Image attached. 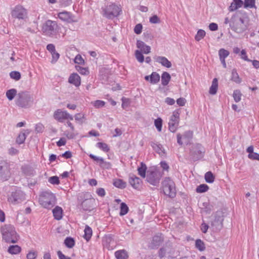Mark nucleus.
Here are the masks:
<instances>
[{
    "label": "nucleus",
    "mask_w": 259,
    "mask_h": 259,
    "mask_svg": "<svg viewBox=\"0 0 259 259\" xmlns=\"http://www.w3.org/2000/svg\"><path fill=\"white\" fill-rule=\"evenodd\" d=\"M247 24L246 17L236 14L231 19L230 27L235 32L241 33L247 29Z\"/></svg>",
    "instance_id": "obj_1"
},
{
    "label": "nucleus",
    "mask_w": 259,
    "mask_h": 259,
    "mask_svg": "<svg viewBox=\"0 0 259 259\" xmlns=\"http://www.w3.org/2000/svg\"><path fill=\"white\" fill-rule=\"evenodd\" d=\"M3 239L8 243H15L19 240V235L17 233L14 226L6 224L1 228Z\"/></svg>",
    "instance_id": "obj_2"
},
{
    "label": "nucleus",
    "mask_w": 259,
    "mask_h": 259,
    "mask_svg": "<svg viewBox=\"0 0 259 259\" xmlns=\"http://www.w3.org/2000/svg\"><path fill=\"white\" fill-rule=\"evenodd\" d=\"M38 201L44 208L51 209L56 204L55 195L51 192H43L39 195Z\"/></svg>",
    "instance_id": "obj_3"
},
{
    "label": "nucleus",
    "mask_w": 259,
    "mask_h": 259,
    "mask_svg": "<svg viewBox=\"0 0 259 259\" xmlns=\"http://www.w3.org/2000/svg\"><path fill=\"white\" fill-rule=\"evenodd\" d=\"M33 102L32 97L27 92H21L17 94L15 103L17 106L23 108L30 107Z\"/></svg>",
    "instance_id": "obj_4"
},
{
    "label": "nucleus",
    "mask_w": 259,
    "mask_h": 259,
    "mask_svg": "<svg viewBox=\"0 0 259 259\" xmlns=\"http://www.w3.org/2000/svg\"><path fill=\"white\" fill-rule=\"evenodd\" d=\"M58 30L57 23L51 20H47L42 25L41 31L44 35L53 37L56 35Z\"/></svg>",
    "instance_id": "obj_5"
},
{
    "label": "nucleus",
    "mask_w": 259,
    "mask_h": 259,
    "mask_svg": "<svg viewBox=\"0 0 259 259\" xmlns=\"http://www.w3.org/2000/svg\"><path fill=\"white\" fill-rule=\"evenodd\" d=\"M162 189L164 194L170 198L176 195L175 183L169 177L165 178L162 182Z\"/></svg>",
    "instance_id": "obj_6"
},
{
    "label": "nucleus",
    "mask_w": 259,
    "mask_h": 259,
    "mask_svg": "<svg viewBox=\"0 0 259 259\" xmlns=\"http://www.w3.org/2000/svg\"><path fill=\"white\" fill-rule=\"evenodd\" d=\"M146 181L151 185L157 186L159 183L162 174L156 167H150L147 172Z\"/></svg>",
    "instance_id": "obj_7"
},
{
    "label": "nucleus",
    "mask_w": 259,
    "mask_h": 259,
    "mask_svg": "<svg viewBox=\"0 0 259 259\" xmlns=\"http://www.w3.org/2000/svg\"><path fill=\"white\" fill-rule=\"evenodd\" d=\"M121 12V8L115 4H111L107 5L105 8H103V16L109 19L117 17Z\"/></svg>",
    "instance_id": "obj_8"
},
{
    "label": "nucleus",
    "mask_w": 259,
    "mask_h": 259,
    "mask_svg": "<svg viewBox=\"0 0 259 259\" xmlns=\"http://www.w3.org/2000/svg\"><path fill=\"white\" fill-rule=\"evenodd\" d=\"M11 16L15 19L25 20L27 18V11L23 6L17 5L12 10Z\"/></svg>",
    "instance_id": "obj_9"
},
{
    "label": "nucleus",
    "mask_w": 259,
    "mask_h": 259,
    "mask_svg": "<svg viewBox=\"0 0 259 259\" xmlns=\"http://www.w3.org/2000/svg\"><path fill=\"white\" fill-rule=\"evenodd\" d=\"M205 150L200 144L192 145L190 150V155L194 160H198L203 157Z\"/></svg>",
    "instance_id": "obj_10"
},
{
    "label": "nucleus",
    "mask_w": 259,
    "mask_h": 259,
    "mask_svg": "<svg viewBox=\"0 0 259 259\" xmlns=\"http://www.w3.org/2000/svg\"><path fill=\"white\" fill-rule=\"evenodd\" d=\"M179 121L180 112L178 110H176L172 112L168 122V129L171 132L175 133L177 130Z\"/></svg>",
    "instance_id": "obj_11"
},
{
    "label": "nucleus",
    "mask_w": 259,
    "mask_h": 259,
    "mask_svg": "<svg viewBox=\"0 0 259 259\" xmlns=\"http://www.w3.org/2000/svg\"><path fill=\"white\" fill-rule=\"evenodd\" d=\"M25 199L24 193L20 190H16L12 192L8 198V201L13 204H16L22 202Z\"/></svg>",
    "instance_id": "obj_12"
},
{
    "label": "nucleus",
    "mask_w": 259,
    "mask_h": 259,
    "mask_svg": "<svg viewBox=\"0 0 259 259\" xmlns=\"http://www.w3.org/2000/svg\"><path fill=\"white\" fill-rule=\"evenodd\" d=\"M11 172L10 164L6 161H0V177L4 181H6L10 177Z\"/></svg>",
    "instance_id": "obj_13"
},
{
    "label": "nucleus",
    "mask_w": 259,
    "mask_h": 259,
    "mask_svg": "<svg viewBox=\"0 0 259 259\" xmlns=\"http://www.w3.org/2000/svg\"><path fill=\"white\" fill-rule=\"evenodd\" d=\"M193 138V132L191 131H186L183 135L178 133L177 135V143L180 145H182L183 143L188 145Z\"/></svg>",
    "instance_id": "obj_14"
},
{
    "label": "nucleus",
    "mask_w": 259,
    "mask_h": 259,
    "mask_svg": "<svg viewBox=\"0 0 259 259\" xmlns=\"http://www.w3.org/2000/svg\"><path fill=\"white\" fill-rule=\"evenodd\" d=\"M57 16L61 21L68 23H72L78 21L74 15L71 13L66 11L58 13Z\"/></svg>",
    "instance_id": "obj_15"
},
{
    "label": "nucleus",
    "mask_w": 259,
    "mask_h": 259,
    "mask_svg": "<svg viewBox=\"0 0 259 259\" xmlns=\"http://www.w3.org/2000/svg\"><path fill=\"white\" fill-rule=\"evenodd\" d=\"M89 156L96 162L100 167L103 169H110L111 167L110 162L105 161L104 159L101 157L97 156L93 154H90Z\"/></svg>",
    "instance_id": "obj_16"
},
{
    "label": "nucleus",
    "mask_w": 259,
    "mask_h": 259,
    "mask_svg": "<svg viewBox=\"0 0 259 259\" xmlns=\"http://www.w3.org/2000/svg\"><path fill=\"white\" fill-rule=\"evenodd\" d=\"M54 117L55 119L60 122H62L64 119H73L72 115H70L66 111H62L61 109H58L54 112Z\"/></svg>",
    "instance_id": "obj_17"
},
{
    "label": "nucleus",
    "mask_w": 259,
    "mask_h": 259,
    "mask_svg": "<svg viewBox=\"0 0 259 259\" xmlns=\"http://www.w3.org/2000/svg\"><path fill=\"white\" fill-rule=\"evenodd\" d=\"M95 202V200L92 198L86 199L82 202L81 208L84 211L90 212L94 208Z\"/></svg>",
    "instance_id": "obj_18"
},
{
    "label": "nucleus",
    "mask_w": 259,
    "mask_h": 259,
    "mask_svg": "<svg viewBox=\"0 0 259 259\" xmlns=\"http://www.w3.org/2000/svg\"><path fill=\"white\" fill-rule=\"evenodd\" d=\"M150 144L153 150L158 154L160 156L163 157H165L166 152L161 144L155 142H151Z\"/></svg>",
    "instance_id": "obj_19"
},
{
    "label": "nucleus",
    "mask_w": 259,
    "mask_h": 259,
    "mask_svg": "<svg viewBox=\"0 0 259 259\" xmlns=\"http://www.w3.org/2000/svg\"><path fill=\"white\" fill-rule=\"evenodd\" d=\"M128 182L133 188L139 189L141 186L142 181L136 176L131 175L129 177Z\"/></svg>",
    "instance_id": "obj_20"
},
{
    "label": "nucleus",
    "mask_w": 259,
    "mask_h": 259,
    "mask_svg": "<svg viewBox=\"0 0 259 259\" xmlns=\"http://www.w3.org/2000/svg\"><path fill=\"white\" fill-rule=\"evenodd\" d=\"M163 237L161 234H158L153 236L150 246L152 248H157L163 241Z\"/></svg>",
    "instance_id": "obj_21"
},
{
    "label": "nucleus",
    "mask_w": 259,
    "mask_h": 259,
    "mask_svg": "<svg viewBox=\"0 0 259 259\" xmlns=\"http://www.w3.org/2000/svg\"><path fill=\"white\" fill-rule=\"evenodd\" d=\"M68 82L74 85L76 87H78L80 85L81 79L80 76L76 73H72L69 78Z\"/></svg>",
    "instance_id": "obj_22"
},
{
    "label": "nucleus",
    "mask_w": 259,
    "mask_h": 259,
    "mask_svg": "<svg viewBox=\"0 0 259 259\" xmlns=\"http://www.w3.org/2000/svg\"><path fill=\"white\" fill-rule=\"evenodd\" d=\"M137 47L144 54H148L150 52L151 47L145 44L143 41L138 40L137 41Z\"/></svg>",
    "instance_id": "obj_23"
},
{
    "label": "nucleus",
    "mask_w": 259,
    "mask_h": 259,
    "mask_svg": "<svg viewBox=\"0 0 259 259\" xmlns=\"http://www.w3.org/2000/svg\"><path fill=\"white\" fill-rule=\"evenodd\" d=\"M156 61L164 67L170 68L171 66V62L165 57L158 56L155 59Z\"/></svg>",
    "instance_id": "obj_24"
},
{
    "label": "nucleus",
    "mask_w": 259,
    "mask_h": 259,
    "mask_svg": "<svg viewBox=\"0 0 259 259\" xmlns=\"http://www.w3.org/2000/svg\"><path fill=\"white\" fill-rule=\"evenodd\" d=\"M114 255L116 259H127L128 255L125 249H120L115 252Z\"/></svg>",
    "instance_id": "obj_25"
},
{
    "label": "nucleus",
    "mask_w": 259,
    "mask_h": 259,
    "mask_svg": "<svg viewBox=\"0 0 259 259\" xmlns=\"http://www.w3.org/2000/svg\"><path fill=\"white\" fill-rule=\"evenodd\" d=\"M54 218L57 220H60L62 218L63 209L58 206H57L53 210Z\"/></svg>",
    "instance_id": "obj_26"
},
{
    "label": "nucleus",
    "mask_w": 259,
    "mask_h": 259,
    "mask_svg": "<svg viewBox=\"0 0 259 259\" xmlns=\"http://www.w3.org/2000/svg\"><path fill=\"white\" fill-rule=\"evenodd\" d=\"M218 79L216 78L213 79L212 84L210 87L209 93L211 95H215L218 90Z\"/></svg>",
    "instance_id": "obj_27"
},
{
    "label": "nucleus",
    "mask_w": 259,
    "mask_h": 259,
    "mask_svg": "<svg viewBox=\"0 0 259 259\" xmlns=\"http://www.w3.org/2000/svg\"><path fill=\"white\" fill-rule=\"evenodd\" d=\"M170 78V75L168 72H163L161 75V84L163 86L167 85L168 84Z\"/></svg>",
    "instance_id": "obj_28"
},
{
    "label": "nucleus",
    "mask_w": 259,
    "mask_h": 259,
    "mask_svg": "<svg viewBox=\"0 0 259 259\" xmlns=\"http://www.w3.org/2000/svg\"><path fill=\"white\" fill-rule=\"evenodd\" d=\"M84 239H85L87 241H89L92 236L93 231L92 228L89 226L86 225L84 230Z\"/></svg>",
    "instance_id": "obj_29"
},
{
    "label": "nucleus",
    "mask_w": 259,
    "mask_h": 259,
    "mask_svg": "<svg viewBox=\"0 0 259 259\" xmlns=\"http://www.w3.org/2000/svg\"><path fill=\"white\" fill-rule=\"evenodd\" d=\"M16 95L17 96V91L15 89H10L6 93V96L9 101L13 100Z\"/></svg>",
    "instance_id": "obj_30"
},
{
    "label": "nucleus",
    "mask_w": 259,
    "mask_h": 259,
    "mask_svg": "<svg viewBox=\"0 0 259 259\" xmlns=\"http://www.w3.org/2000/svg\"><path fill=\"white\" fill-rule=\"evenodd\" d=\"M21 247L17 245H11L8 248V252L12 254H17L20 252Z\"/></svg>",
    "instance_id": "obj_31"
},
{
    "label": "nucleus",
    "mask_w": 259,
    "mask_h": 259,
    "mask_svg": "<svg viewBox=\"0 0 259 259\" xmlns=\"http://www.w3.org/2000/svg\"><path fill=\"white\" fill-rule=\"evenodd\" d=\"M146 165L143 162L141 163V166L138 168V174L142 178L146 177V172L147 170Z\"/></svg>",
    "instance_id": "obj_32"
},
{
    "label": "nucleus",
    "mask_w": 259,
    "mask_h": 259,
    "mask_svg": "<svg viewBox=\"0 0 259 259\" xmlns=\"http://www.w3.org/2000/svg\"><path fill=\"white\" fill-rule=\"evenodd\" d=\"M113 185L119 189H124L126 187V183L121 179H115L113 182Z\"/></svg>",
    "instance_id": "obj_33"
},
{
    "label": "nucleus",
    "mask_w": 259,
    "mask_h": 259,
    "mask_svg": "<svg viewBox=\"0 0 259 259\" xmlns=\"http://www.w3.org/2000/svg\"><path fill=\"white\" fill-rule=\"evenodd\" d=\"M160 80V76L158 73L153 72L150 75V82L152 84H156Z\"/></svg>",
    "instance_id": "obj_34"
},
{
    "label": "nucleus",
    "mask_w": 259,
    "mask_h": 259,
    "mask_svg": "<svg viewBox=\"0 0 259 259\" xmlns=\"http://www.w3.org/2000/svg\"><path fill=\"white\" fill-rule=\"evenodd\" d=\"M242 93L239 90H235L233 93V97L235 102L238 103L241 100Z\"/></svg>",
    "instance_id": "obj_35"
},
{
    "label": "nucleus",
    "mask_w": 259,
    "mask_h": 259,
    "mask_svg": "<svg viewBox=\"0 0 259 259\" xmlns=\"http://www.w3.org/2000/svg\"><path fill=\"white\" fill-rule=\"evenodd\" d=\"M128 210L127 205L124 202H122L120 204L119 215L120 216L124 215L128 212Z\"/></svg>",
    "instance_id": "obj_36"
},
{
    "label": "nucleus",
    "mask_w": 259,
    "mask_h": 259,
    "mask_svg": "<svg viewBox=\"0 0 259 259\" xmlns=\"http://www.w3.org/2000/svg\"><path fill=\"white\" fill-rule=\"evenodd\" d=\"M205 181L208 183H212L214 181V176L211 171H207L204 176Z\"/></svg>",
    "instance_id": "obj_37"
},
{
    "label": "nucleus",
    "mask_w": 259,
    "mask_h": 259,
    "mask_svg": "<svg viewBox=\"0 0 259 259\" xmlns=\"http://www.w3.org/2000/svg\"><path fill=\"white\" fill-rule=\"evenodd\" d=\"M96 146L105 152H107L110 150L108 145L105 143L98 142L97 143Z\"/></svg>",
    "instance_id": "obj_38"
},
{
    "label": "nucleus",
    "mask_w": 259,
    "mask_h": 259,
    "mask_svg": "<svg viewBox=\"0 0 259 259\" xmlns=\"http://www.w3.org/2000/svg\"><path fill=\"white\" fill-rule=\"evenodd\" d=\"M195 247L200 251L205 250V246L204 242L200 239H197L195 241Z\"/></svg>",
    "instance_id": "obj_39"
},
{
    "label": "nucleus",
    "mask_w": 259,
    "mask_h": 259,
    "mask_svg": "<svg viewBox=\"0 0 259 259\" xmlns=\"http://www.w3.org/2000/svg\"><path fill=\"white\" fill-rule=\"evenodd\" d=\"M231 79L232 81L237 83L241 82V79L235 69H233L232 71Z\"/></svg>",
    "instance_id": "obj_40"
},
{
    "label": "nucleus",
    "mask_w": 259,
    "mask_h": 259,
    "mask_svg": "<svg viewBox=\"0 0 259 259\" xmlns=\"http://www.w3.org/2000/svg\"><path fill=\"white\" fill-rule=\"evenodd\" d=\"M255 0H244V8H256Z\"/></svg>",
    "instance_id": "obj_41"
},
{
    "label": "nucleus",
    "mask_w": 259,
    "mask_h": 259,
    "mask_svg": "<svg viewBox=\"0 0 259 259\" xmlns=\"http://www.w3.org/2000/svg\"><path fill=\"white\" fill-rule=\"evenodd\" d=\"M65 245L69 248H72L75 245L74 239L71 237H67L64 241Z\"/></svg>",
    "instance_id": "obj_42"
},
{
    "label": "nucleus",
    "mask_w": 259,
    "mask_h": 259,
    "mask_svg": "<svg viewBox=\"0 0 259 259\" xmlns=\"http://www.w3.org/2000/svg\"><path fill=\"white\" fill-rule=\"evenodd\" d=\"M205 31L202 29H199L198 30L197 34L195 36V39L196 41H200L204 38L205 36Z\"/></svg>",
    "instance_id": "obj_43"
},
{
    "label": "nucleus",
    "mask_w": 259,
    "mask_h": 259,
    "mask_svg": "<svg viewBox=\"0 0 259 259\" xmlns=\"http://www.w3.org/2000/svg\"><path fill=\"white\" fill-rule=\"evenodd\" d=\"M209 189V187L206 184H201L199 185L196 189L197 193H201L206 192Z\"/></svg>",
    "instance_id": "obj_44"
},
{
    "label": "nucleus",
    "mask_w": 259,
    "mask_h": 259,
    "mask_svg": "<svg viewBox=\"0 0 259 259\" xmlns=\"http://www.w3.org/2000/svg\"><path fill=\"white\" fill-rule=\"evenodd\" d=\"M229 52L224 49H221L219 51V56L220 59H226L229 56Z\"/></svg>",
    "instance_id": "obj_45"
},
{
    "label": "nucleus",
    "mask_w": 259,
    "mask_h": 259,
    "mask_svg": "<svg viewBox=\"0 0 259 259\" xmlns=\"http://www.w3.org/2000/svg\"><path fill=\"white\" fill-rule=\"evenodd\" d=\"M135 57L136 59L140 63H143L144 61V57L141 51L136 50L135 51Z\"/></svg>",
    "instance_id": "obj_46"
},
{
    "label": "nucleus",
    "mask_w": 259,
    "mask_h": 259,
    "mask_svg": "<svg viewBox=\"0 0 259 259\" xmlns=\"http://www.w3.org/2000/svg\"><path fill=\"white\" fill-rule=\"evenodd\" d=\"M154 125L158 132H161L162 126V120L160 118H157L154 121Z\"/></svg>",
    "instance_id": "obj_47"
},
{
    "label": "nucleus",
    "mask_w": 259,
    "mask_h": 259,
    "mask_svg": "<svg viewBox=\"0 0 259 259\" xmlns=\"http://www.w3.org/2000/svg\"><path fill=\"white\" fill-rule=\"evenodd\" d=\"M76 70L78 72L82 75H88L90 73L88 68H84L81 66H76Z\"/></svg>",
    "instance_id": "obj_48"
},
{
    "label": "nucleus",
    "mask_w": 259,
    "mask_h": 259,
    "mask_svg": "<svg viewBox=\"0 0 259 259\" xmlns=\"http://www.w3.org/2000/svg\"><path fill=\"white\" fill-rule=\"evenodd\" d=\"M26 137L25 133H20L16 139V142L19 144H23L26 139Z\"/></svg>",
    "instance_id": "obj_49"
},
{
    "label": "nucleus",
    "mask_w": 259,
    "mask_h": 259,
    "mask_svg": "<svg viewBox=\"0 0 259 259\" xmlns=\"http://www.w3.org/2000/svg\"><path fill=\"white\" fill-rule=\"evenodd\" d=\"M10 76L11 78L15 79V80H19L21 78V74L18 71H12L10 73Z\"/></svg>",
    "instance_id": "obj_50"
},
{
    "label": "nucleus",
    "mask_w": 259,
    "mask_h": 259,
    "mask_svg": "<svg viewBox=\"0 0 259 259\" xmlns=\"http://www.w3.org/2000/svg\"><path fill=\"white\" fill-rule=\"evenodd\" d=\"M49 182L53 185H58L60 184V180L57 176L50 177L48 180Z\"/></svg>",
    "instance_id": "obj_51"
},
{
    "label": "nucleus",
    "mask_w": 259,
    "mask_h": 259,
    "mask_svg": "<svg viewBox=\"0 0 259 259\" xmlns=\"http://www.w3.org/2000/svg\"><path fill=\"white\" fill-rule=\"evenodd\" d=\"M64 135L66 136V137L68 139H72L74 138L76 136V135L74 133V131H72L71 130V131H66L64 132Z\"/></svg>",
    "instance_id": "obj_52"
},
{
    "label": "nucleus",
    "mask_w": 259,
    "mask_h": 259,
    "mask_svg": "<svg viewBox=\"0 0 259 259\" xmlns=\"http://www.w3.org/2000/svg\"><path fill=\"white\" fill-rule=\"evenodd\" d=\"M51 55L52 57V60L51 61V62L52 63H55L59 59L60 57V54L56 51H55L51 53Z\"/></svg>",
    "instance_id": "obj_53"
},
{
    "label": "nucleus",
    "mask_w": 259,
    "mask_h": 259,
    "mask_svg": "<svg viewBox=\"0 0 259 259\" xmlns=\"http://www.w3.org/2000/svg\"><path fill=\"white\" fill-rule=\"evenodd\" d=\"M74 61L75 63L78 64H83L84 63V61L81 56L79 54L76 56Z\"/></svg>",
    "instance_id": "obj_54"
},
{
    "label": "nucleus",
    "mask_w": 259,
    "mask_h": 259,
    "mask_svg": "<svg viewBox=\"0 0 259 259\" xmlns=\"http://www.w3.org/2000/svg\"><path fill=\"white\" fill-rule=\"evenodd\" d=\"M149 22L152 24H157L160 22V20L157 15H153L150 18Z\"/></svg>",
    "instance_id": "obj_55"
},
{
    "label": "nucleus",
    "mask_w": 259,
    "mask_h": 259,
    "mask_svg": "<svg viewBox=\"0 0 259 259\" xmlns=\"http://www.w3.org/2000/svg\"><path fill=\"white\" fill-rule=\"evenodd\" d=\"M143 26L140 23L137 24L134 28V32L137 34L141 33L142 31Z\"/></svg>",
    "instance_id": "obj_56"
},
{
    "label": "nucleus",
    "mask_w": 259,
    "mask_h": 259,
    "mask_svg": "<svg viewBox=\"0 0 259 259\" xmlns=\"http://www.w3.org/2000/svg\"><path fill=\"white\" fill-rule=\"evenodd\" d=\"M37 252L35 251H29L26 255L27 259H35L37 257Z\"/></svg>",
    "instance_id": "obj_57"
},
{
    "label": "nucleus",
    "mask_w": 259,
    "mask_h": 259,
    "mask_svg": "<svg viewBox=\"0 0 259 259\" xmlns=\"http://www.w3.org/2000/svg\"><path fill=\"white\" fill-rule=\"evenodd\" d=\"M75 120L82 122V119L84 118V115L81 113L76 114L74 116Z\"/></svg>",
    "instance_id": "obj_58"
},
{
    "label": "nucleus",
    "mask_w": 259,
    "mask_h": 259,
    "mask_svg": "<svg viewBox=\"0 0 259 259\" xmlns=\"http://www.w3.org/2000/svg\"><path fill=\"white\" fill-rule=\"evenodd\" d=\"M241 57L242 59L247 62L251 61V60L249 59L247 57L246 51L245 50H242L241 51Z\"/></svg>",
    "instance_id": "obj_59"
},
{
    "label": "nucleus",
    "mask_w": 259,
    "mask_h": 259,
    "mask_svg": "<svg viewBox=\"0 0 259 259\" xmlns=\"http://www.w3.org/2000/svg\"><path fill=\"white\" fill-rule=\"evenodd\" d=\"M186 103V100L184 98H180L177 100V103L180 106H185Z\"/></svg>",
    "instance_id": "obj_60"
},
{
    "label": "nucleus",
    "mask_w": 259,
    "mask_h": 259,
    "mask_svg": "<svg viewBox=\"0 0 259 259\" xmlns=\"http://www.w3.org/2000/svg\"><path fill=\"white\" fill-rule=\"evenodd\" d=\"M96 193L98 196L102 197H104L106 194V192L104 189L102 188H98L96 191Z\"/></svg>",
    "instance_id": "obj_61"
},
{
    "label": "nucleus",
    "mask_w": 259,
    "mask_h": 259,
    "mask_svg": "<svg viewBox=\"0 0 259 259\" xmlns=\"http://www.w3.org/2000/svg\"><path fill=\"white\" fill-rule=\"evenodd\" d=\"M94 105L97 108H100L105 105V102L101 100H97L95 102Z\"/></svg>",
    "instance_id": "obj_62"
},
{
    "label": "nucleus",
    "mask_w": 259,
    "mask_h": 259,
    "mask_svg": "<svg viewBox=\"0 0 259 259\" xmlns=\"http://www.w3.org/2000/svg\"><path fill=\"white\" fill-rule=\"evenodd\" d=\"M248 157L249 159L252 160H257L259 161V154L254 152L253 154H248Z\"/></svg>",
    "instance_id": "obj_63"
},
{
    "label": "nucleus",
    "mask_w": 259,
    "mask_h": 259,
    "mask_svg": "<svg viewBox=\"0 0 259 259\" xmlns=\"http://www.w3.org/2000/svg\"><path fill=\"white\" fill-rule=\"evenodd\" d=\"M57 254L59 259H71L70 257L65 256L62 251L59 250L57 251Z\"/></svg>",
    "instance_id": "obj_64"
}]
</instances>
